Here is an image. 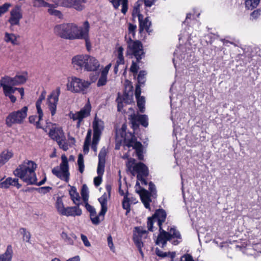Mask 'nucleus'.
Wrapping results in <instances>:
<instances>
[{
	"instance_id": "33",
	"label": "nucleus",
	"mask_w": 261,
	"mask_h": 261,
	"mask_svg": "<svg viewBox=\"0 0 261 261\" xmlns=\"http://www.w3.org/2000/svg\"><path fill=\"white\" fill-rule=\"evenodd\" d=\"M128 96V94H124L123 96V99L120 97L119 94L118 95V97L116 99V102H117V110L119 112L122 111V109L123 107V100L124 101L125 103H128V101L125 100V98Z\"/></svg>"
},
{
	"instance_id": "26",
	"label": "nucleus",
	"mask_w": 261,
	"mask_h": 261,
	"mask_svg": "<svg viewBox=\"0 0 261 261\" xmlns=\"http://www.w3.org/2000/svg\"><path fill=\"white\" fill-rule=\"evenodd\" d=\"M111 2L113 4L115 9H118L120 3L122 5L121 12L125 14L128 9V1L127 0H111Z\"/></svg>"
},
{
	"instance_id": "12",
	"label": "nucleus",
	"mask_w": 261,
	"mask_h": 261,
	"mask_svg": "<svg viewBox=\"0 0 261 261\" xmlns=\"http://www.w3.org/2000/svg\"><path fill=\"white\" fill-rule=\"evenodd\" d=\"M90 111L91 105L89 103H87L80 111L75 113L70 112L69 113V117L73 120L79 119L80 121H82L84 118L90 115Z\"/></svg>"
},
{
	"instance_id": "1",
	"label": "nucleus",
	"mask_w": 261,
	"mask_h": 261,
	"mask_svg": "<svg viewBox=\"0 0 261 261\" xmlns=\"http://www.w3.org/2000/svg\"><path fill=\"white\" fill-rule=\"evenodd\" d=\"M167 214L166 211L159 208L155 211L152 217L148 218L147 227L148 230L153 231V224L157 222L159 227V233L155 240V244L164 248L167 245V241H169L174 245H177L182 241V238L180 232L175 226L168 228V231H165L162 228V224L165 221Z\"/></svg>"
},
{
	"instance_id": "15",
	"label": "nucleus",
	"mask_w": 261,
	"mask_h": 261,
	"mask_svg": "<svg viewBox=\"0 0 261 261\" xmlns=\"http://www.w3.org/2000/svg\"><path fill=\"white\" fill-rule=\"evenodd\" d=\"M90 24L88 21L84 22V30L77 39H84L85 41L86 48L88 51L91 49V44L89 38Z\"/></svg>"
},
{
	"instance_id": "9",
	"label": "nucleus",
	"mask_w": 261,
	"mask_h": 261,
	"mask_svg": "<svg viewBox=\"0 0 261 261\" xmlns=\"http://www.w3.org/2000/svg\"><path fill=\"white\" fill-rule=\"evenodd\" d=\"M60 94V88L57 87L47 97V105L49 110L50 112L51 116L56 113L57 106L59 100V97Z\"/></svg>"
},
{
	"instance_id": "61",
	"label": "nucleus",
	"mask_w": 261,
	"mask_h": 261,
	"mask_svg": "<svg viewBox=\"0 0 261 261\" xmlns=\"http://www.w3.org/2000/svg\"><path fill=\"white\" fill-rule=\"evenodd\" d=\"M124 49L122 46L119 47L116 50L117 58H124L123 57Z\"/></svg>"
},
{
	"instance_id": "62",
	"label": "nucleus",
	"mask_w": 261,
	"mask_h": 261,
	"mask_svg": "<svg viewBox=\"0 0 261 261\" xmlns=\"http://www.w3.org/2000/svg\"><path fill=\"white\" fill-rule=\"evenodd\" d=\"M102 175H98L94 178V184L96 187L99 186L102 182Z\"/></svg>"
},
{
	"instance_id": "32",
	"label": "nucleus",
	"mask_w": 261,
	"mask_h": 261,
	"mask_svg": "<svg viewBox=\"0 0 261 261\" xmlns=\"http://www.w3.org/2000/svg\"><path fill=\"white\" fill-rule=\"evenodd\" d=\"M33 6L35 8L40 7H53V4H50L44 1V0H32Z\"/></svg>"
},
{
	"instance_id": "22",
	"label": "nucleus",
	"mask_w": 261,
	"mask_h": 261,
	"mask_svg": "<svg viewBox=\"0 0 261 261\" xmlns=\"http://www.w3.org/2000/svg\"><path fill=\"white\" fill-rule=\"evenodd\" d=\"M139 30L140 33H141L144 30L150 34L152 32V30L150 29V27L151 25V21L149 20L148 17H146L143 20V16L139 15Z\"/></svg>"
},
{
	"instance_id": "18",
	"label": "nucleus",
	"mask_w": 261,
	"mask_h": 261,
	"mask_svg": "<svg viewBox=\"0 0 261 261\" xmlns=\"http://www.w3.org/2000/svg\"><path fill=\"white\" fill-rule=\"evenodd\" d=\"M139 194L141 200L143 203L145 207L147 209H150V203L151 202L150 197L151 194L147 190L142 188L140 191H136Z\"/></svg>"
},
{
	"instance_id": "47",
	"label": "nucleus",
	"mask_w": 261,
	"mask_h": 261,
	"mask_svg": "<svg viewBox=\"0 0 261 261\" xmlns=\"http://www.w3.org/2000/svg\"><path fill=\"white\" fill-rule=\"evenodd\" d=\"M133 241L138 249H140V248H142L143 247V243L142 241V238H141V236H134Z\"/></svg>"
},
{
	"instance_id": "36",
	"label": "nucleus",
	"mask_w": 261,
	"mask_h": 261,
	"mask_svg": "<svg viewBox=\"0 0 261 261\" xmlns=\"http://www.w3.org/2000/svg\"><path fill=\"white\" fill-rule=\"evenodd\" d=\"M259 2L260 0H246V8L248 10H252L258 5Z\"/></svg>"
},
{
	"instance_id": "25",
	"label": "nucleus",
	"mask_w": 261,
	"mask_h": 261,
	"mask_svg": "<svg viewBox=\"0 0 261 261\" xmlns=\"http://www.w3.org/2000/svg\"><path fill=\"white\" fill-rule=\"evenodd\" d=\"M98 200L101 205V210L99 213V216L103 218L108 210V196L107 194L105 193Z\"/></svg>"
},
{
	"instance_id": "11",
	"label": "nucleus",
	"mask_w": 261,
	"mask_h": 261,
	"mask_svg": "<svg viewBox=\"0 0 261 261\" xmlns=\"http://www.w3.org/2000/svg\"><path fill=\"white\" fill-rule=\"evenodd\" d=\"M136 140L134 136H133L128 141L125 139V142H127L126 146L128 147H133L136 150L138 159L142 160L143 159V146L140 142L136 141Z\"/></svg>"
},
{
	"instance_id": "23",
	"label": "nucleus",
	"mask_w": 261,
	"mask_h": 261,
	"mask_svg": "<svg viewBox=\"0 0 261 261\" xmlns=\"http://www.w3.org/2000/svg\"><path fill=\"white\" fill-rule=\"evenodd\" d=\"M82 214V210L77 205L76 206H68L66 207L62 215L66 216H79Z\"/></svg>"
},
{
	"instance_id": "41",
	"label": "nucleus",
	"mask_w": 261,
	"mask_h": 261,
	"mask_svg": "<svg viewBox=\"0 0 261 261\" xmlns=\"http://www.w3.org/2000/svg\"><path fill=\"white\" fill-rule=\"evenodd\" d=\"M137 121L144 127H146L148 125V117L146 115H140L138 116Z\"/></svg>"
},
{
	"instance_id": "6",
	"label": "nucleus",
	"mask_w": 261,
	"mask_h": 261,
	"mask_svg": "<svg viewBox=\"0 0 261 261\" xmlns=\"http://www.w3.org/2000/svg\"><path fill=\"white\" fill-rule=\"evenodd\" d=\"M62 162L59 167H56L52 169V173L57 177L66 182L69 180L70 173L69 171L68 162L65 155L61 156Z\"/></svg>"
},
{
	"instance_id": "29",
	"label": "nucleus",
	"mask_w": 261,
	"mask_h": 261,
	"mask_svg": "<svg viewBox=\"0 0 261 261\" xmlns=\"http://www.w3.org/2000/svg\"><path fill=\"white\" fill-rule=\"evenodd\" d=\"M13 156V153L9 150H5L0 154V167L7 162Z\"/></svg>"
},
{
	"instance_id": "48",
	"label": "nucleus",
	"mask_w": 261,
	"mask_h": 261,
	"mask_svg": "<svg viewBox=\"0 0 261 261\" xmlns=\"http://www.w3.org/2000/svg\"><path fill=\"white\" fill-rule=\"evenodd\" d=\"M20 232L23 234V240L27 242H29L31 238L30 233L27 231V229L24 228H20Z\"/></svg>"
},
{
	"instance_id": "50",
	"label": "nucleus",
	"mask_w": 261,
	"mask_h": 261,
	"mask_svg": "<svg viewBox=\"0 0 261 261\" xmlns=\"http://www.w3.org/2000/svg\"><path fill=\"white\" fill-rule=\"evenodd\" d=\"M107 82V76L101 74L99 79L97 83V87L104 86Z\"/></svg>"
},
{
	"instance_id": "55",
	"label": "nucleus",
	"mask_w": 261,
	"mask_h": 261,
	"mask_svg": "<svg viewBox=\"0 0 261 261\" xmlns=\"http://www.w3.org/2000/svg\"><path fill=\"white\" fill-rule=\"evenodd\" d=\"M137 29V25L135 24H132L129 23L128 24V33L129 34H131L133 37H135V31Z\"/></svg>"
},
{
	"instance_id": "53",
	"label": "nucleus",
	"mask_w": 261,
	"mask_h": 261,
	"mask_svg": "<svg viewBox=\"0 0 261 261\" xmlns=\"http://www.w3.org/2000/svg\"><path fill=\"white\" fill-rule=\"evenodd\" d=\"M9 183L10 186L16 187L17 189H19L21 187V185L18 182V179L16 178H12L11 177V180H10Z\"/></svg>"
},
{
	"instance_id": "31",
	"label": "nucleus",
	"mask_w": 261,
	"mask_h": 261,
	"mask_svg": "<svg viewBox=\"0 0 261 261\" xmlns=\"http://www.w3.org/2000/svg\"><path fill=\"white\" fill-rule=\"evenodd\" d=\"M122 207L126 211V215H127L130 211V198L128 197V192L126 193L124 195L123 200L122 201Z\"/></svg>"
},
{
	"instance_id": "35",
	"label": "nucleus",
	"mask_w": 261,
	"mask_h": 261,
	"mask_svg": "<svg viewBox=\"0 0 261 261\" xmlns=\"http://www.w3.org/2000/svg\"><path fill=\"white\" fill-rule=\"evenodd\" d=\"M44 98V97L41 96L39 99L37 100L36 103V107L37 111V114L39 115V121L41 120L43 116V113L41 108V104L42 100Z\"/></svg>"
},
{
	"instance_id": "56",
	"label": "nucleus",
	"mask_w": 261,
	"mask_h": 261,
	"mask_svg": "<svg viewBox=\"0 0 261 261\" xmlns=\"http://www.w3.org/2000/svg\"><path fill=\"white\" fill-rule=\"evenodd\" d=\"M139 15H142L140 13V10H139V5H137L136 6H135L133 12H132V16L134 18L138 17L139 18Z\"/></svg>"
},
{
	"instance_id": "60",
	"label": "nucleus",
	"mask_w": 261,
	"mask_h": 261,
	"mask_svg": "<svg viewBox=\"0 0 261 261\" xmlns=\"http://www.w3.org/2000/svg\"><path fill=\"white\" fill-rule=\"evenodd\" d=\"M99 139H100L93 137L91 148L95 152L97 151V145L99 141Z\"/></svg>"
},
{
	"instance_id": "17",
	"label": "nucleus",
	"mask_w": 261,
	"mask_h": 261,
	"mask_svg": "<svg viewBox=\"0 0 261 261\" xmlns=\"http://www.w3.org/2000/svg\"><path fill=\"white\" fill-rule=\"evenodd\" d=\"M107 151L105 148H102L98 154V163L97 168L98 175H103L105 171L106 156Z\"/></svg>"
},
{
	"instance_id": "43",
	"label": "nucleus",
	"mask_w": 261,
	"mask_h": 261,
	"mask_svg": "<svg viewBox=\"0 0 261 261\" xmlns=\"http://www.w3.org/2000/svg\"><path fill=\"white\" fill-rule=\"evenodd\" d=\"M77 164L79 166V170L80 173H82L84 171L85 165L84 163V158L82 154H80L78 156Z\"/></svg>"
},
{
	"instance_id": "20",
	"label": "nucleus",
	"mask_w": 261,
	"mask_h": 261,
	"mask_svg": "<svg viewBox=\"0 0 261 261\" xmlns=\"http://www.w3.org/2000/svg\"><path fill=\"white\" fill-rule=\"evenodd\" d=\"M93 138L100 139L102 131L103 129V122L96 118L93 122Z\"/></svg>"
},
{
	"instance_id": "54",
	"label": "nucleus",
	"mask_w": 261,
	"mask_h": 261,
	"mask_svg": "<svg viewBox=\"0 0 261 261\" xmlns=\"http://www.w3.org/2000/svg\"><path fill=\"white\" fill-rule=\"evenodd\" d=\"M260 15V10L257 9L252 12L250 14V19L255 20L257 19Z\"/></svg>"
},
{
	"instance_id": "19",
	"label": "nucleus",
	"mask_w": 261,
	"mask_h": 261,
	"mask_svg": "<svg viewBox=\"0 0 261 261\" xmlns=\"http://www.w3.org/2000/svg\"><path fill=\"white\" fill-rule=\"evenodd\" d=\"M6 80L13 86H17L24 83L27 79V73L25 74L16 75L14 77H11L8 76L3 77Z\"/></svg>"
},
{
	"instance_id": "14",
	"label": "nucleus",
	"mask_w": 261,
	"mask_h": 261,
	"mask_svg": "<svg viewBox=\"0 0 261 261\" xmlns=\"http://www.w3.org/2000/svg\"><path fill=\"white\" fill-rule=\"evenodd\" d=\"M84 70L87 71H96L100 67L99 62L95 57L87 55Z\"/></svg>"
},
{
	"instance_id": "52",
	"label": "nucleus",
	"mask_w": 261,
	"mask_h": 261,
	"mask_svg": "<svg viewBox=\"0 0 261 261\" xmlns=\"http://www.w3.org/2000/svg\"><path fill=\"white\" fill-rule=\"evenodd\" d=\"M10 6L11 5L9 3H5L2 6H0V16L7 12Z\"/></svg>"
},
{
	"instance_id": "16",
	"label": "nucleus",
	"mask_w": 261,
	"mask_h": 261,
	"mask_svg": "<svg viewBox=\"0 0 261 261\" xmlns=\"http://www.w3.org/2000/svg\"><path fill=\"white\" fill-rule=\"evenodd\" d=\"M87 55H79L72 59V65L76 70L84 69Z\"/></svg>"
},
{
	"instance_id": "51",
	"label": "nucleus",
	"mask_w": 261,
	"mask_h": 261,
	"mask_svg": "<svg viewBox=\"0 0 261 261\" xmlns=\"http://www.w3.org/2000/svg\"><path fill=\"white\" fill-rule=\"evenodd\" d=\"M100 217V216H99V215L98 216H97L96 213L90 215V219H91L92 223L94 225H98L99 224V223H100L99 217Z\"/></svg>"
},
{
	"instance_id": "3",
	"label": "nucleus",
	"mask_w": 261,
	"mask_h": 261,
	"mask_svg": "<svg viewBox=\"0 0 261 261\" xmlns=\"http://www.w3.org/2000/svg\"><path fill=\"white\" fill-rule=\"evenodd\" d=\"M84 30L74 23H63L56 25L54 28L55 34L60 37L68 40L77 39Z\"/></svg>"
},
{
	"instance_id": "64",
	"label": "nucleus",
	"mask_w": 261,
	"mask_h": 261,
	"mask_svg": "<svg viewBox=\"0 0 261 261\" xmlns=\"http://www.w3.org/2000/svg\"><path fill=\"white\" fill-rule=\"evenodd\" d=\"M136 229L137 230V234H135L134 236H141V238L142 237L143 235H146L147 231L145 230H143L140 228L136 227Z\"/></svg>"
},
{
	"instance_id": "57",
	"label": "nucleus",
	"mask_w": 261,
	"mask_h": 261,
	"mask_svg": "<svg viewBox=\"0 0 261 261\" xmlns=\"http://www.w3.org/2000/svg\"><path fill=\"white\" fill-rule=\"evenodd\" d=\"M180 261H194V260L191 254L186 253L181 257Z\"/></svg>"
},
{
	"instance_id": "7",
	"label": "nucleus",
	"mask_w": 261,
	"mask_h": 261,
	"mask_svg": "<svg viewBox=\"0 0 261 261\" xmlns=\"http://www.w3.org/2000/svg\"><path fill=\"white\" fill-rule=\"evenodd\" d=\"M28 108L23 107L21 110L10 113L6 119L7 126L10 127L14 124H21L27 117Z\"/></svg>"
},
{
	"instance_id": "42",
	"label": "nucleus",
	"mask_w": 261,
	"mask_h": 261,
	"mask_svg": "<svg viewBox=\"0 0 261 261\" xmlns=\"http://www.w3.org/2000/svg\"><path fill=\"white\" fill-rule=\"evenodd\" d=\"M146 72L144 70H141L139 72V73L138 76V84L140 85H143L145 84L146 82Z\"/></svg>"
},
{
	"instance_id": "49",
	"label": "nucleus",
	"mask_w": 261,
	"mask_h": 261,
	"mask_svg": "<svg viewBox=\"0 0 261 261\" xmlns=\"http://www.w3.org/2000/svg\"><path fill=\"white\" fill-rule=\"evenodd\" d=\"M88 193L89 191L88 187L86 186V185H83L82 188L81 195L84 201H86L87 200Z\"/></svg>"
},
{
	"instance_id": "21",
	"label": "nucleus",
	"mask_w": 261,
	"mask_h": 261,
	"mask_svg": "<svg viewBox=\"0 0 261 261\" xmlns=\"http://www.w3.org/2000/svg\"><path fill=\"white\" fill-rule=\"evenodd\" d=\"M0 85L3 87L4 93L6 96L12 95L17 89V88H13V85H11L9 81L3 77L0 80Z\"/></svg>"
},
{
	"instance_id": "34",
	"label": "nucleus",
	"mask_w": 261,
	"mask_h": 261,
	"mask_svg": "<svg viewBox=\"0 0 261 261\" xmlns=\"http://www.w3.org/2000/svg\"><path fill=\"white\" fill-rule=\"evenodd\" d=\"M54 5L57 6H62L66 8H70L71 0H52Z\"/></svg>"
},
{
	"instance_id": "63",
	"label": "nucleus",
	"mask_w": 261,
	"mask_h": 261,
	"mask_svg": "<svg viewBox=\"0 0 261 261\" xmlns=\"http://www.w3.org/2000/svg\"><path fill=\"white\" fill-rule=\"evenodd\" d=\"M138 69L139 66L137 65L136 63L133 61L130 68V71L134 73H137Z\"/></svg>"
},
{
	"instance_id": "13",
	"label": "nucleus",
	"mask_w": 261,
	"mask_h": 261,
	"mask_svg": "<svg viewBox=\"0 0 261 261\" xmlns=\"http://www.w3.org/2000/svg\"><path fill=\"white\" fill-rule=\"evenodd\" d=\"M90 111L91 105L89 103H87L80 111L75 113L70 112L69 113V117L73 120L79 119L80 121H82L84 118L90 115Z\"/></svg>"
},
{
	"instance_id": "39",
	"label": "nucleus",
	"mask_w": 261,
	"mask_h": 261,
	"mask_svg": "<svg viewBox=\"0 0 261 261\" xmlns=\"http://www.w3.org/2000/svg\"><path fill=\"white\" fill-rule=\"evenodd\" d=\"M5 40L7 42H11L13 44H16L17 43V37L14 34L6 32L5 34Z\"/></svg>"
},
{
	"instance_id": "4",
	"label": "nucleus",
	"mask_w": 261,
	"mask_h": 261,
	"mask_svg": "<svg viewBox=\"0 0 261 261\" xmlns=\"http://www.w3.org/2000/svg\"><path fill=\"white\" fill-rule=\"evenodd\" d=\"M91 84V82L88 81H85L76 77H72L71 81L69 80L67 84V89L72 92L86 94L87 93Z\"/></svg>"
},
{
	"instance_id": "46",
	"label": "nucleus",
	"mask_w": 261,
	"mask_h": 261,
	"mask_svg": "<svg viewBox=\"0 0 261 261\" xmlns=\"http://www.w3.org/2000/svg\"><path fill=\"white\" fill-rule=\"evenodd\" d=\"M149 193L153 198H156L157 196L156 187L155 185L152 182L150 181L148 184Z\"/></svg>"
},
{
	"instance_id": "37",
	"label": "nucleus",
	"mask_w": 261,
	"mask_h": 261,
	"mask_svg": "<svg viewBox=\"0 0 261 261\" xmlns=\"http://www.w3.org/2000/svg\"><path fill=\"white\" fill-rule=\"evenodd\" d=\"M56 207L60 215H62L65 208L61 197H58L56 202Z\"/></svg>"
},
{
	"instance_id": "38",
	"label": "nucleus",
	"mask_w": 261,
	"mask_h": 261,
	"mask_svg": "<svg viewBox=\"0 0 261 261\" xmlns=\"http://www.w3.org/2000/svg\"><path fill=\"white\" fill-rule=\"evenodd\" d=\"M71 237H69L68 234L65 232H62L61 233V237L64 240V241L68 244L73 245V239H76V237L75 234H71Z\"/></svg>"
},
{
	"instance_id": "59",
	"label": "nucleus",
	"mask_w": 261,
	"mask_h": 261,
	"mask_svg": "<svg viewBox=\"0 0 261 261\" xmlns=\"http://www.w3.org/2000/svg\"><path fill=\"white\" fill-rule=\"evenodd\" d=\"M155 252L157 256L162 257V258L168 256L167 252H164L161 251L158 248H155Z\"/></svg>"
},
{
	"instance_id": "24",
	"label": "nucleus",
	"mask_w": 261,
	"mask_h": 261,
	"mask_svg": "<svg viewBox=\"0 0 261 261\" xmlns=\"http://www.w3.org/2000/svg\"><path fill=\"white\" fill-rule=\"evenodd\" d=\"M49 136L56 141H59L60 139L65 138L64 133L60 128L56 127L50 129L49 132Z\"/></svg>"
},
{
	"instance_id": "10",
	"label": "nucleus",
	"mask_w": 261,
	"mask_h": 261,
	"mask_svg": "<svg viewBox=\"0 0 261 261\" xmlns=\"http://www.w3.org/2000/svg\"><path fill=\"white\" fill-rule=\"evenodd\" d=\"M22 18L21 6L16 5L10 12V17L8 20L11 26L20 24V20Z\"/></svg>"
},
{
	"instance_id": "2",
	"label": "nucleus",
	"mask_w": 261,
	"mask_h": 261,
	"mask_svg": "<svg viewBox=\"0 0 261 261\" xmlns=\"http://www.w3.org/2000/svg\"><path fill=\"white\" fill-rule=\"evenodd\" d=\"M36 168L37 165L35 162L25 160L17 167L13 171V174L28 185H33L36 182V175L35 172Z\"/></svg>"
},
{
	"instance_id": "40",
	"label": "nucleus",
	"mask_w": 261,
	"mask_h": 261,
	"mask_svg": "<svg viewBox=\"0 0 261 261\" xmlns=\"http://www.w3.org/2000/svg\"><path fill=\"white\" fill-rule=\"evenodd\" d=\"M137 98V106L140 112L144 113L145 111V98L143 96L138 97Z\"/></svg>"
},
{
	"instance_id": "5",
	"label": "nucleus",
	"mask_w": 261,
	"mask_h": 261,
	"mask_svg": "<svg viewBox=\"0 0 261 261\" xmlns=\"http://www.w3.org/2000/svg\"><path fill=\"white\" fill-rule=\"evenodd\" d=\"M125 40L127 44L128 51L135 57L137 62H140L144 56L141 42L139 40L133 41L127 35H125Z\"/></svg>"
},
{
	"instance_id": "28",
	"label": "nucleus",
	"mask_w": 261,
	"mask_h": 261,
	"mask_svg": "<svg viewBox=\"0 0 261 261\" xmlns=\"http://www.w3.org/2000/svg\"><path fill=\"white\" fill-rule=\"evenodd\" d=\"M69 193L73 203L79 206L80 205V197L77 192L76 188L75 187H71V189Z\"/></svg>"
},
{
	"instance_id": "44",
	"label": "nucleus",
	"mask_w": 261,
	"mask_h": 261,
	"mask_svg": "<svg viewBox=\"0 0 261 261\" xmlns=\"http://www.w3.org/2000/svg\"><path fill=\"white\" fill-rule=\"evenodd\" d=\"M29 120L31 123H35L37 128H42V127L40 124L39 122L40 120L39 121V115L38 116V117L36 115L31 116L29 118Z\"/></svg>"
},
{
	"instance_id": "30",
	"label": "nucleus",
	"mask_w": 261,
	"mask_h": 261,
	"mask_svg": "<svg viewBox=\"0 0 261 261\" xmlns=\"http://www.w3.org/2000/svg\"><path fill=\"white\" fill-rule=\"evenodd\" d=\"M70 8H73L77 11H81L84 8V4L86 0H71Z\"/></svg>"
},
{
	"instance_id": "45",
	"label": "nucleus",
	"mask_w": 261,
	"mask_h": 261,
	"mask_svg": "<svg viewBox=\"0 0 261 261\" xmlns=\"http://www.w3.org/2000/svg\"><path fill=\"white\" fill-rule=\"evenodd\" d=\"M48 12L51 15L56 16L60 19L63 18V14L59 10L52 9L51 7H50L49 9H48Z\"/></svg>"
},
{
	"instance_id": "8",
	"label": "nucleus",
	"mask_w": 261,
	"mask_h": 261,
	"mask_svg": "<svg viewBox=\"0 0 261 261\" xmlns=\"http://www.w3.org/2000/svg\"><path fill=\"white\" fill-rule=\"evenodd\" d=\"M135 162L136 160L134 159L129 158L126 163V166L131 171L132 174L135 175V173H137V178L139 177L147 176L149 173L147 167L143 163L135 164Z\"/></svg>"
},
{
	"instance_id": "58",
	"label": "nucleus",
	"mask_w": 261,
	"mask_h": 261,
	"mask_svg": "<svg viewBox=\"0 0 261 261\" xmlns=\"http://www.w3.org/2000/svg\"><path fill=\"white\" fill-rule=\"evenodd\" d=\"M85 207L86 210L90 213V215L96 214L95 208L90 205L88 202L85 203Z\"/></svg>"
},
{
	"instance_id": "27",
	"label": "nucleus",
	"mask_w": 261,
	"mask_h": 261,
	"mask_svg": "<svg viewBox=\"0 0 261 261\" xmlns=\"http://www.w3.org/2000/svg\"><path fill=\"white\" fill-rule=\"evenodd\" d=\"M12 254V247L11 245H9L7 246L5 252L0 255V261H11Z\"/></svg>"
}]
</instances>
